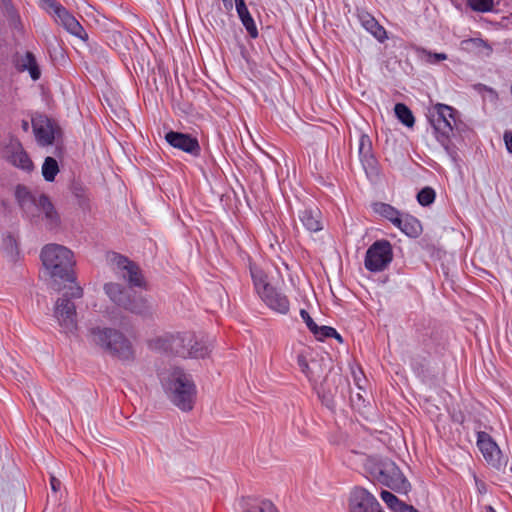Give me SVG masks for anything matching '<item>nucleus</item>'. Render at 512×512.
Instances as JSON below:
<instances>
[{
  "mask_svg": "<svg viewBox=\"0 0 512 512\" xmlns=\"http://www.w3.org/2000/svg\"><path fill=\"white\" fill-rule=\"evenodd\" d=\"M160 380L170 401L184 412L191 411L196 399V387L191 376L180 368L161 373Z\"/></svg>",
  "mask_w": 512,
  "mask_h": 512,
  "instance_id": "1",
  "label": "nucleus"
},
{
  "mask_svg": "<svg viewBox=\"0 0 512 512\" xmlns=\"http://www.w3.org/2000/svg\"><path fill=\"white\" fill-rule=\"evenodd\" d=\"M90 336L94 344L120 361L131 363L135 360V349L121 331L109 327H95L90 330Z\"/></svg>",
  "mask_w": 512,
  "mask_h": 512,
  "instance_id": "2",
  "label": "nucleus"
},
{
  "mask_svg": "<svg viewBox=\"0 0 512 512\" xmlns=\"http://www.w3.org/2000/svg\"><path fill=\"white\" fill-rule=\"evenodd\" d=\"M41 259L53 279L75 283V260L71 250L59 244H48L41 251Z\"/></svg>",
  "mask_w": 512,
  "mask_h": 512,
  "instance_id": "3",
  "label": "nucleus"
},
{
  "mask_svg": "<svg viewBox=\"0 0 512 512\" xmlns=\"http://www.w3.org/2000/svg\"><path fill=\"white\" fill-rule=\"evenodd\" d=\"M367 471L382 485L397 492H408L410 483L399 467L390 459H369L366 464Z\"/></svg>",
  "mask_w": 512,
  "mask_h": 512,
  "instance_id": "4",
  "label": "nucleus"
},
{
  "mask_svg": "<svg viewBox=\"0 0 512 512\" xmlns=\"http://www.w3.org/2000/svg\"><path fill=\"white\" fill-rule=\"evenodd\" d=\"M82 296L83 289L74 283L55 303L54 317L66 335H73L77 331V313L72 299H79Z\"/></svg>",
  "mask_w": 512,
  "mask_h": 512,
  "instance_id": "5",
  "label": "nucleus"
},
{
  "mask_svg": "<svg viewBox=\"0 0 512 512\" xmlns=\"http://www.w3.org/2000/svg\"><path fill=\"white\" fill-rule=\"evenodd\" d=\"M251 277L257 294L272 310L286 314L289 311L288 298L267 282V275L258 267H250Z\"/></svg>",
  "mask_w": 512,
  "mask_h": 512,
  "instance_id": "6",
  "label": "nucleus"
},
{
  "mask_svg": "<svg viewBox=\"0 0 512 512\" xmlns=\"http://www.w3.org/2000/svg\"><path fill=\"white\" fill-rule=\"evenodd\" d=\"M457 111L451 106L438 103L429 113V121L434 129L437 141L448 148L453 130L457 125Z\"/></svg>",
  "mask_w": 512,
  "mask_h": 512,
  "instance_id": "7",
  "label": "nucleus"
},
{
  "mask_svg": "<svg viewBox=\"0 0 512 512\" xmlns=\"http://www.w3.org/2000/svg\"><path fill=\"white\" fill-rule=\"evenodd\" d=\"M104 290L111 301L131 313L145 315L151 310V306L146 298L132 295L129 289L124 288L118 283H107L104 286Z\"/></svg>",
  "mask_w": 512,
  "mask_h": 512,
  "instance_id": "8",
  "label": "nucleus"
},
{
  "mask_svg": "<svg viewBox=\"0 0 512 512\" xmlns=\"http://www.w3.org/2000/svg\"><path fill=\"white\" fill-rule=\"evenodd\" d=\"M393 260L392 245L388 240L375 241L366 251L364 266L373 273L384 271Z\"/></svg>",
  "mask_w": 512,
  "mask_h": 512,
  "instance_id": "9",
  "label": "nucleus"
},
{
  "mask_svg": "<svg viewBox=\"0 0 512 512\" xmlns=\"http://www.w3.org/2000/svg\"><path fill=\"white\" fill-rule=\"evenodd\" d=\"M115 272L128 282L130 287H145V280L139 266L127 257L118 253H112L109 258Z\"/></svg>",
  "mask_w": 512,
  "mask_h": 512,
  "instance_id": "10",
  "label": "nucleus"
},
{
  "mask_svg": "<svg viewBox=\"0 0 512 512\" xmlns=\"http://www.w3.org/2000/svg\"><path fill=\"white\" fill-rule=\"evenodd\" d=\"M349 512H384L375 496L365 488L354 487L348 498Z\"/></svg>",
  "mask_w": 512,
  "mask_h": 512,
  "instance_id": "11",
  "label": "nucleus"
},
{
  "mask_svg": "<svg viewBox=\"0 0 512 512\" xmlns=\"http://www.w3.org/2000/svg\"><path fill=\"white\" fill-rule=\"evenodd\" d=\"M477 447L485 461L493 468L500 469L506 465V458L488 433L484 431L477 433Z\"/></svg>",
  "mask_w": 512,
  "mask_h": 512,
  "instance_id": "12",
  "label": "nucleus"
},
{
  "mask_svg": "<svg viewBox=\"0 0 512 512\" xmlns=\"http://www.w3.org/2000/svg\"><path fill=\"white\" fill-rule=\"evenodd\" d=\"M52 5L54 7V13L52 15L55 18V21L63 26V28L71 35L86 41L88 39V35L79 21L60 3L52 2Z\"/></svg>",
  "mask_w": 512,
  "mask_h": 512,
  "instance_id": "13",
  "label": "nucleus"
},
{
  "mask_svg": "<svg viewBox=\"0 0 512 512\" xmlns=\"http://www.w3.org/2000/svg\"><path fill=\"white\" fill-rule=\"evenodd\" d=\"M165 140L173 148L179 149L194 157L200 155L201 148L198 140L189 134L176 131H169L165 135Z\"/></svg>",
  "mask_w": 512,
  "mask_h": 512,
  "instance_id": "14",
  "label": "nucleus"
},
{
  "mask_svg": "<svg viewBox=\"0 0 512 512\" xmlns=\"http://www.w3.org/2000/svg\"><path fill=\"white\" fill-rule=\"evenodd\" d=\"M8 159L12 165L24 171L30 172L33 170V163L24 151L22 144L17 139H12L7 146Z\"/></svg>",
  "mask_w": 512,
  "mask_h": 512,
  "instance_id": "15",
  "label": "nucleus"
},
{
  "mask_svg": "<svg viewBox=\"0 0 512 512\" xmlns=\"http://www.w3.org/2000/svg\"><path fill=\"white\" fill-rule=\"evenodd\" d=\"M35 208L42 215V220L49 230L56 229L60 225V216L46 195H40L35 202Z\"/></svg>",
  "mask_w": 512,
  "mask_h": 512,
  "instance_id": "16",
  "label": "nucleus"
},
{
  "mask_svg": "<svg viewBox=\"0 0 512 512\" xmlns=\"http://www.w3.org/2000/svg\"><path fill=\"white\" fill-rule=\"evenodd\" d=\"M298 218L308 232L314 233L323 229L322 213L316 206L300 210Z\"/></svg>",
  "mask_w": 512,
  "mask_h": 512,
  "instance_id": "17",
  "label": "nucleus"
},
{
  "mask_svg": "<svg viewBox=\"0 0 512 512\" xmlns=\"http://www.w3.org/2000/svg\"><path fill=\"white\" fill-rule=\"evenodd\" d=\"M237 506L242 512H279L271 501L255 497H243Z\"/></svg>",
  "mask_w": 512,
  "mask_h": 512,
  "instance_id": "18",
  "label": "nucleus"
},
{
  "mask_svg": "<svg viewBox=\"0 0 512 512\" xmlns=\"http://www.w3.org/2000/svg\"><path fill=\"white\" fill-rule=\"evenodd\" d=\"M33 129L38 143L42 146L51 145L55 138V131L49 119L33 121Z\"/></svg>",
  "mask_w": 512,
  "mask_h": 512,
  "instance_id": "19",
  "label": "nucleus"
},
{
  "mask_svg": "<svg viewBox=\"0 0 512 512\" xmlns=\"http://www.w3.org/2000/svg\"><path fill=\"white\" fill-rule=\"evenodd\" d=\"M399 222V224H395L394 226L409 237H417L422 231L420 221L409 214L401 213Z\"/></svg>",
  "mask_w": 512,
  "mask_h": 512,
  "instance_id": "20",
  "label": "nucleus"
},
{
  "mask_svg": "<svg viewBox=\"0 0 512 512\" xmlns=\"http://www.w3.org/2000/svg\"><path fill=\"white\" fill-rule=\"evenodd\" d=\"M359 20L361 25L380 42H383L387 38L386 30L369 13H361Z\"/></svg>",
  "mask_w": 512,
  "mask_h": 512,
  "instance_id": "21",
  "label": "nucleus"
},
{
  "mask_svg": "<svg viewBox=\"0 0 512 512\" xmlns=\"http://www.w3.org/2000/svg\"><path fill=\"white\" fill-rule=\"evenodd\" d=\"M213 348L212 340L209 338H200L197 339L194 336V341L192 344L188 347V352L190 354H187V358H204L209 355Z\"/></svg>",
  "mask_w": 512,
  "mask_h": 512,
  "instance_id": "22",
  "label": "nucleus"
},
{
  "mask_svg": "<svg viewBox=\"0 0 512 512\" xmlns=\"http://www.w3.org/2000/svg\"><path fill=\"white\" fill-rule=\"evenodd\" d=\"M173 334L166 333L157 337H154L148 341V347L159 353L173 354Z\"/></svg>",
  "mask_w": 512,
  "mask_h": 512,
  "instance_id": "23",
  "label": "nucleus"
},
{
  "mask_svg": "<svg viewBox=\"0 0 512 512\" xmlns=\"http://www.w3.org/2000/svg\"><path fill=\"white\" fill-rule=\"evenodd\" d=\"M174 355L187 358L188 347L194 341V334L191 332H183L173 334Z\"/></svg>",
  "mask_w": 512,
  "mask_h": 512,
  "instance_id": "24",
  "label": "nucleus"
},
{
  "mask_svg": "<svg viewBox=\"0 0 512 512\" xmlns=\"http://www.w3.org/2000/svg\"><path fill=\"white\" fill-rule=\"evenodd\" d=\"M18 66L22 71L27 70L34 81L40 78L41 72L33 53L26 52L19 60Z\"/></svg>",
  "mask_w": 512,
  "mask_h": 512,
  "instance_id": "25",
  "label": "nucleus"
},
{
  "mask_svg": "<svg viewBox=\"0 0 512 512\" xmlns=\"http://www.w3.org/2000/svg\"><path fill=\"white\" fill-rule=\"evenodd\" d=\"M374 210L376 213L389 220L393 225L399 224V216L401 212L396 208L386 203H376L374 205Z\"/></svg>",
  "mask_w": 512,
  "mask_h": 512,
  "instance_id": "26",
  "label": "nucleus"
},
{
  "mask_svg": "<svg viewBox=\"0 0 512 512\" xmlns=\"http://www.w3.org/2000/svg\"><path fill=\"white\" fill-rule=\"evenodd\" d=\"M397 119L406 127L412 128L415 124V118L409 107L403 103H397L394 107Z\"/></svg>",
  "mask_w": 512,
  "mask_h": 512,
  "instance_id": "27",
  "label": "nucleus"
},
{
  "mask_svg": "<svg viewBox=\"0 0 512 512\" xmlns=\"http://www.w3.org/2000/svg\"><path fill=\"white\" fill-rule=\"evenodd\" d=\"M59 172V166L57 161L53 157H46L42 165L43 178L48 181H54L56 175Z\"/></svg>",
  "mask_w": 512,
  "mask_h": 512,
  "instance_id": "28",
  "label": "nucleus"
},
{
  "mask_svg": "<svg viewBox=\"0 0 512 512\" xmlns=\"http://www.w3.org/2000/svg\"><path fill=\"white\" fill-rule=\"evenodd\" d=\"M482 48H487L491 50L488 44L481 38H470L461 41V49L467 52H474L477 50H481Z\"/></svg>",
  "mask_w": 512,
  "mask_h": 512,
  "instance_id": "29",
  "label": "nucleus"
},
{
  "mask_svg": "<svg viewBox=\"0 0 512 512\" xmlns=\"http://www.w3.org/2000/svg\"><path fill=\"white\" fill-rule=\"evenodd\" d=\"M301 372L308 378L312 383H316L321 378V370L318 361L311 360L307 364V369H301Z\"/></svg>",
  "mask_w": 512,
  "mask_h": 512,
  "instance_id": "30",
  "label": "nucleus"
},
{
  "mask_svg": "<svg viewBox=\"0 0 512 512\" xmlns=\"http://www.w3.org/2000/svg\"><path fill=\"white\" fill-rule=\"evenodd\" d=\"M16 197L20 204V206L26 211L27 205H33L35 206V202H37V199H34L32 195L28 192L26 187L24 186H18L16 189Z\"/></svg>",
  "mask_w": 512,
  "mask_h": 512,
  "instance_id": "31",
  "label": "nucleus"
},
{
  "mask_svg": "<svg viewBox=\"0 0 512 512\" xmlns=\"http://www.w3.org/2000/svg\"><path fill=\"white\" fill-rule=\"evenodd\" d=\"M418 51L421 59H423L428 64H437L448 58L447 54L445 53H434L426 49H420Z\"/></svg>",
  "mask_w": 512,
  "mask_h": 512,
  "instance_id": "32",
  "label": "nucleus"
},
{
  "mask_svg": "<svg viewBox=\"0 0 512 512\" xmlns=\"http://www.w3.org/2000/svg\"><path fill=\"white\" fill-rule=\"evenodd\" d=\"M469 7L476 12H489L494 7V0H467Z\"/></svg>",
  "mask_w": 512,
  "mask_h": 512,
  "instance_id": "33",
  "label": "nucleus"
},
{
  "mask_svg": "<svg viewBox=\"0 0 512 512\" xmlns=\"http://www.w3.org/2000/svg\"><path fill=\"white\" fill-rule=\"evenodd\" d=\"M435 191L431 187H425L417 194V200L422 206H429L435 200Z\"/></svg>",
  "mask_w": 512,
  "mask_h": 512,
  "instance_id": "34",
  "label": "nucleus"
},
{
  "mask_svg": "<svg viewBox=\"0 0 512 512\" xmlns=\"http://www.w3.org/2000/svg\"><path fill=\"white\" fill-rule=\"evenodd\" d=\"M381 499L386 503V505L394 512L397 511V508L402 504L403 501L399 500L393 493L383 490L380 493Z\"/></svg>",
  "mask_w": 512,
  "mask_h": 512,
  "instance_id": "35",
  "label": "nucleus"
},
{
  "mask_svg": "<svg viewBox=\"0 0 512 512\" xmlns=\"http://www.w3.org/2000/svg\"><path fill=\"white\" fill-rule=\"evenodd\" d=\"M359 155L361 159H368L371 157V140L365 134H362L359 138Z\"/></svg>",
  "mask_w": 512,
  "mask_h": 512,
  "instance_id": "36",
  "label": "nucleus"
},
{
  "mask_svg": "<svg viewBox=\"0 0 512 512\" xmlns=\"http://www.w3.org/2000/svg\"><path fill=\"white\" fill-rule=\"evenodd\" d=\"M315 331L316 332H312V333L318 340H321V341L324 339H327V338H332L333 336L337 335V331L330 326L319 327L317 325V329H315Z\"/></svg>",
  "mask_w": 512,
  "mask_h": 512,
  "instance_id": "37",
  "label": "nucleus"
},
{
  "mask_svg": "<svg viewBox=\"0 0 512 512\" xmlns=\"http://www.w3.org/2000/svg\"><path fill=\"white\" fill-rule=\"evenodd\" d=\"M3 249L5 252L10 255L11 257H14L17 254L18 246L16 239L12 235H7L3 238Z\"/></svg>",
  "mask_w": 512,
  "mask_h": 512,
  "instance_id": "38",
  "label": "nucleus"
},
{
  "mask_svg": "<svg viewBox=\"0 0 512 512\" xmlns=\"http://www.w3.org/2000/svg\"><path fill=\"white\" fill-rule=\"evenodd\" d=\"M240 20H241L243 26L245 27V29L247 30L248 34L252 38H257L258 37V30H257L256 24H255L252 16L249 15V16H246L245 18L240 19Z\"/></svg>",
  "mask_w": 512,
  "mask_h": 512,
  "instance_id": "39",
  "label": "nucleus"
},
{
  "mask_svg": "<svg viewBox=\"0 0 512 512\" xmlns=\"http://www.w3.org/2000/svg\"><path fill=\"white\" fill-rule=\"evenodd\" d=\"M300 316L303 319V321L306 323L308 329L311 332H316L315 329H317V324L313 321L310 314L306 310L301 309Z\"/></svg>",
  "mask_w": 512,
  "mask_h": 512,
  "instance_id": "40",
  "label": "nucleus"
},
{
  "mask_svg": "<svg viewBox=\"0 0 512 512\" xmlns=\"http://www.w3.org/2000/svg\"><path fill=\"white\" fill-rule=\"evenodd\" d=\"M236 10L240 19L245 18L246 16L251 15L248 11V8L244 2V0H235Z\"/></svg>",
  "mask_w": 512,
  "mask_h": 512,
  "instance_id": "41",
  "label": "nucleus"
},
{
  "mask_svg": "<svg viewBox=\"0 0 512 512\" xmlns=\"http://www.w3.org/2000/svg\"><path fill=\"white\" fill-rule=\"evenodd\" d=\"M307 352L306 351H302L300 353H298L297 355V364L301 369H307V364L309 363L308 361V357H307Z\"/></svg>",
  "mask_w": 512,
  "mask_h": 512,
  "instance_id": "42",
  "label": "nucleus"
},
{
  "mask_svg": "<svg viewBox=\"0 0 512 512\" xmlns=\"http://www.w3.org/2000/svg\"><path fill=\"white\" fill-rule=\"evenodd\" d=\"M503 138L507 151L512 154V131H505Z\"/></svg>",
  "mask_w": 512,
  "mask_h": 512,
  "instance_id": "43",
  "label": "nucleus"
},
{
  "mask_svg": "<svg viewBox=\"0 0 512 512\" xmlns=\"http://www.w3.org/2000/svg\"><path fill=\"white\" fill-rule=\"evenodd\" d=\"M396 512H419L416 508H414L412 505H408L405 502H402V504L397 508Z\"/></svg>",
  "mask_w": 512,
  "mask_h": 512,
  "instance_id": "44",
  "label": "nucleus"
},
{
  "mask_svg": "<svg viewBox=\"0 0 512 512\" xmlns=\"http://www.w3.org/2000/svg\"><path fill=\"white\" fill-rule=\"evenodd\" d=\"M50 485H51V489L54 492H57L60 489L61 482H60V480H58L57 478L52 476L51 479H50Z\"/></svg>",
  "mask_w": 512,
  "mask_h": 512,
  "instance_id": "45",
  "label": "nucleus"
},
{
  "mask_svg": "<svg viewBox=\"0 0 512 512\" xmlns=\"http://www.w3.org/2000/svg\"><path fill=\"white\" fill-rule=\"evenodd\" d=\"M475 481H476V486H477L478 491L480 493H485L486 492V486H485L484 482L479 481L477 478H475Z\"/></svg>",
  "mask_w": 512,
  "mask_h": 512,
  "instance_id": "46",
  "label": "nucleus"
},
{
  "mask_svg": "<svg viewBox=\"0 0 512 512\" xmlns=\"http://www.w3.org/2000/svg\"><path fill=\"white\" fill-rule=\"evenodd\" d=\"M47 7L50 9V13L53 14L54 13V7L52 5V2H56L55 0H43Z\"/></svg>",
  "mask_w": 512,
  "mask_h": 512,
  "instance_id": "47",
  "label": "nucleus"
},
{
  "mask_svg": "<svg viewBox=\"0 0 512 512\" xmlns=\"http://www.w3.org/2000/svg\"><path fill=\"white\" fill-rule=\"evenodd\" d=\"M485 512H496V511L492 506L488 505L485 507Z\"/></svg>",
  "mask_w": 512,
  "mask_h": 512,
  "instance_id": "48",
  "label": "nucleus"
},
{
  "mask_svg": "<svg viewBox=\"0 0 512 512\" xmlns=\"http://www.w3.org/2000/svg\"><path fill=\"white\" fill-rule=\"evenodd\" d=\"M332 338H336L338 341H342V338L340 336V334L337 332V335L336 336H333Z\"/></svg>",
  "mask_w": 512,
  "mask_h": 512,
  "instance_id": "49",
  "label": "nucleus"
},
{
  "mask_svg": "<svg viewBox=\"0 0 512 512\" xmlns=\"http://www.w3.org/2000/svg\"><path fill=\"white\" fill-rule=\"evenodd\" d=\"M23 128H24V130L28 129V123L26 121L23 122Z\"/></svg>",
  "mask_w": 512,
  "mask_h": 512,
  "instance_id": "50",
  "label": "nucleus"
},
{
  "mask_svg": "<svg viewBox=\"0 0 512 512\" xmlns=\"http://www.w3.org/2000/svg\"><path fill=\"white\" fill-rule=\"evenodd\" d=\"M223 2H224V3H227V2H228V3H229V5H230V6H232V3H231V1H230V0H223ZM225 6H227V4H225Z\"/></svg>",
  "mask_w": 512,
  "mask_h": 512,
  "instance_id": "51",
  "label": "nucleus"
}]
</instances>
